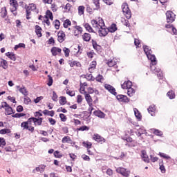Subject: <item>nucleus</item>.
Here are the masks:
<instances>
[{"instance_id":"nucleus-52","label":"nucleus","mask_w":177,"mask_h":177,"mask_svg":"<svg viewBox=\"0 0 177 177\" xmlns=\"http://www.w3.org/2000/svg\"><path fill=\"white\" fill-rule=\"evenodd\" d=\"M12 117L13 118H21V117H26V113H15L14 115H12Z\"/></svg>"},{"instance_id":"nucleus-7","label":"nucleus","mask_w":177,"mask_h":177,"mask_svg":"<svg viewBox=\"0 0 177 177\" xmlns=\"http://www.w3.org/2000/svg\"><path fill=\"white\" fill-rule=\"evenodd\" d=\"M1 107L5 109L6 114L7 115H10L12 114H15V111H13V109L8 103L3 102L1 103Z\"/></svg>"},{"instance_id":"nucleus-46","label":"nucleus","mask_w":177,"mask_h":177,"mask_svg":"<svg viewBox=\"0 0 177 177\" xmlns=\"http://www.w3.org/2000/svg\"><path fill=\"white\" fill-rule=\"evenodd\" d=\"M71 142H72V140L70 136H65L62 140V143H70Z\"/></svg>"},{"instance_id":"nucleus-3","label":"nucleus","mask_w":177,"mask_h":177,"mask_svg":"<svg viewBox=\"0 0 177 177\" xmlns=\"http://www.w3.org/2000/svg\"><path fill=\"white\" fill-rule=\"evenodd\" d=\"M91 25L95 32H97L104 26V21L100 18L98 21L91 20Z\"/></svg>"},{"instance_id":"nucleus-32","label":"nucleus","mask_w":177,"mask_h":177,"mask_svg":"<svg viewBox=\"0 0 177 177\" xmlns=\"http://www.w3.org/2000/svg\"><path fill=\"white\" fill-rule=\"evenodd\" d=\"M117 31V25L115 24H112L110 27L108 28V32H115Z\"/></svg>"},{"instance_id":"nucleus-29","label":"nucleus","mask_w":177,"mask_h":177,"mask_svg":"<svg viewBox=\"0 0 177 177\" xmlns=\"http://www.w3.org/2000/svg\"><path fill=\"white\" fill-rule=\"evenodd\" d=\"M92 45L94 49L97 50V52H100V50H102V46L98 45L96 41L92 40Z\"/></svg>"},{"instance_id":"nucleus-16","label":"nucleus","mask_w":177,"mask_h":177,"mask_svg":"<svg viewBox=\"0 0 177 177\" xmlns=\"http://www.w3.org/2000/svg\"><path fill=\"white\" fill-rule=\"evenodd\" d=\"M121 88L122 89H129V88H132V82L130 80L125 81L121 84Z\"/></svg>"},{"instance_id":"nucleus-17","label":"nucleus","mask_w":177,"mask_h":177,"mask_svg":"<svg viewBox=\"0 0 177 177\" xmlns=\"http://www.w3.org/2000/svg\"><path fill=\"white\" fill-rule=\"evenodd\" d=\"M17 89H19L20 93H22L24 96L28 95V91H27V88H26V86H22V87L20 88V86H16Z\"/></svg>"},{"instance_id":"nucleus-13","label":"nucleus","mask_w":177,"mask_h":177,"mask_svg":"<svg viewBox=\"0 0 177 177\" xmlns=\"http://www.w3.org/2000/svg\"><path fill=\"white\" fill-rule=\"evenodd\" d=\"M50 52L53 55V56H59V55H62V48L56 46H53Z\"/></svg>"},{"instance_id":"nucleus-33","label":"nucleus","mask_w":177,"mask_h":177,"mask_svg":"<svg viewBox=\"0 0 177 177\" xmlns=\"http://www.w3.org/2000/svg\"><path fill=\"white\" fill-rule=\"evenodd\" d=\"M148 113L151 114V115H154L155 111H156V106L154 105H151L148 109H147Z\"/></svg>"},{"instance_id":"nucleus-25","label":"nucleus","mask_w":177,"mask_h":177,"mask_svg":"<svg viewBox=\"0 0 177 177\" xmlns=\"http://www.w3.org/2000/svg\"><path fill=\"white\" fill-rule=\"evenodd\" d=\"M35 32L37 35L38 38H41L42 37V28L41 26L36 25L35 26Z\"/></svg>"},{"instance_id":"nucleus-34","label":"nucleus","mask_w":177,"mask_h":177,"mask_svg":"<svg viewBox=\"0 0 177 177\" xmlns=\"http://www.w3.org/2000/svg\"><path fill=\"white\" fill-rule=\"evenodd\" d=\"M71 8H73V6L71 3H66V6H64V13H68V12L71 10Z\"/></svg>"},{"instance_id":"nucleus-58","label":"nucleus","mask_w":177,"mask_h":177,"mask_svg":"<svg viewBox=\"0 0 177 177\" xmlns=\"http://www.w3.org/2000/svg\"><path fill=\"white\" fill-rule=\"evenodd\" d=\"M89 127L87 126H82L80 128L77 129V131H81L82 132H83L84 131H89Z\"/></svg>"},{"instance_id":"nucleus-14","label":"nucleus","mask_w":177,"mask_h":177,"mask_svg":"<svg viewBox=\"0 0 177 177\" xmlns=\"http://www.w3.org/2000/svg\"><path fill=\"white\" fill-rule=\"evenodd\" d=\"M104 88L106 89V91H109L110 93L116 96L117 92L115 91V88H114L113 86L109 84H105Z\"/></svg>"},{"instance_id":"nucleus-22","label":"nucleus","mask_w":177,"mask_h":177,"mask_svg":"<svg viewBox=\"0 0 177 177\" xmlns=\"http://www.w3.org/2000/svg\"><path fill=\"white\" fill-rule=\"evenodd\" d=\"M68 64H69L70 67H74V66H76V67H82L81 62H80L78 61L69 60L68 62Z\"/></svg>"},{"instance_id":"nucleus-2","label":"nucleus","mask_w":177,"mask_h":177,"mask_svg":"<svg viewBox=\"0 0 177 177\" xmlns=\"http://www.w3.org/2000/svg\"><path fill=\"white\" fill-rule=\"evenodd\" d=\"M25 9L27 20H30V19H31V12H36L37 14L39 12V10L37 8V5L34 3H30L28 6L26 5Z\"/></svg>"},{"instance_id":"nucleus-10","label":"nucleus","mask_w":177,"mask_h":177,"mask_svg":"<svg viewBox=\"0 0 177 177\" xmlns=\"http://www.w3.org/2000/svg\"><path fill=\"white\" fill-rule=\"evenodd\" d=\"M97 32L100 37H106V35L109 34V28L106 27V25H104L98 30Z\"/></svg>"},{"instance_id":"nucleus-36","label":"nucleus","mask_w":177,"mask_h":177,"mask_svg":"<svg viewBox=\"0 0 177 177\" xmlns=\"http://www.w3.org/2000/svg\"><path fill=\"white\" fill-rule=\"evenodd\" d=\"M43 114L44 115H50V117H54L55 116V111H48V109H45L43 111Z\"/></svg>"},{"instance_id":"nucleus-59","label":"nucleus","mask_w":177,"mask_h":177,"mask_svg":"<svg viewBox=\"0 0 177 177\" xmlns=\"http://www.w3.org/2000/svg\"><path fill=\"white\" fill-rule=\"evenodd\" d=\"M54 157H55V158H62V157H63V154H62L59 151H55L54 152Z\"/></svg>"},{"instance_id":"nucleus-4","label":"nucleus","mask_w":177,"mask_h":177,"mask_svg":"<svg viewBox=\"0 0 177 177\" xmlns=\"http://www.w3.org/2000/svg\"><path fill=\"white\" fill-rule=\"evenodd\" d=\"M73 24L74 26L72 28V33L75 37H80V34L84 32V28L81 26L77 25V21H73Z\"/></svg>"},{"instance_id":"nucleus-38","label":"nucleus","mask_w":177,"mask_h":177,"mask_svg":"<svg viewBox=\"0 0 177 177\" xmlns=\"http://www.w3.org/2000/svg\"><path fill=\"white\" fill-rule=\"evenodd\" d=\"M135 92H136V91L132 87H130L129 88H127V95L130 97H132V96H133V95H135Z\"/></svg>"},{"instance_id":"nucleus-53","label":"nucleus","mask_w":177,"mask_h":177,"mask_svg":"<svg viewBox=\"0 0 177 177\" xmlns=\"http://www.w3.org/2000/svg\"><path fill=\"white\" fill-rule=\"evenodd\" d=\"M160 157H162V158H165V160H171V156L162 153L160 152L159 154Z\"/></svg>"},{"instance_id":"nucleus-11","label":"nucleus","mask_w":177,"mask_h":177,"mask_svg":"<svg viewBox=\"0 0 177 177\" xmlns=\"http://www.w3.org/2000/svg\"><path fill=\"white\" fill-rule=\"evenodd\" d=\"M93 140H95V142H97V143H106V139L100 136L99 134H94L93 136Z\"/></svg>"},{"instance_id":"nucleus-55","label":"nucleus","mask_w":177,"mask_h":177,"mask_svg":"<svg viewBox=\"0 0 177 177\" xmlns=\"http://www.w3.org/2000/svg\"><path fill=\"white\" fill-rule=\"evenodd\" d=\"M167 96L169 97V99H174L175 93L174 92V91L171 90L167 92Z\"/></svg>"},{"instance_id":"nucleus-56","label":"nucleus","mask_w":177,"mask_h":177,"mask_svg":"<svg viewBox=\"0 0 177 177\" xmlns=\"http://www.w3.org/2000/svg\"><path fill=\"white\" fill-rule=\"evenodd\" d=\"M95 80L97 82H102V81H104V77H103V75L99 74L96 77Z\"/></svg>"},{"instance_id":"nucleus-62","label":"nucleus","mask_w":177,"mask_h":177,"mask_svg":"<svg viewBox=\"0 0 177 177\" xmlns=\"http://www.w3.org/2000/svg\"><path fill=\"white\" fill-rule=\"evenodd\" d=\"M153 71L154 73H158L157 74L158 77H160V78H162V72H161V70L157 69V68H155Z\"/></svg>"},{"instance_id":"nucleus-21","label":"nucleus","mask_w":177,"mask_h":177,"mask_svg":"<svg viewBox=\"0 0 177 177\" xmlns=\"http://www.w3.org/2000/svg\"><path fill=\"white\" fill-rule=\"evenodd\" d=\"M83 26L84 27L86 31H88V32H95V29H93V28H92V26L89 24L84 23L83 24Z\"/></svg>"},{"instance_id":"nucleus-26","label":"nucleus","mask_w":177,"mask_h":177,"mask_svg":"<svg viewBox=\"0 0 177 177\" xmlns=\"http://www.w3.org/2000/svg\"><path fill=\"white\" fill-rule=\"evenodd\" d=\"M147 57L149 60H151L153 66H156V64H157V60H156V56L154 55H151V54H148L147 55Z\"/></svg>"},{"instance_id":"nucleus-61","label":"nucleus","mask_w":177,"mask_h":177,"mask_svg":"<svg viewBox=\"0 0 177 177\" xmlns=\"http://www.w3.org/2000/svg\"><path fill=\"white\" fill-rule=\"evenodd\" d=\"M88 111L89 112L88 114L89 115H91L92 114V111H93L95 109L93 108V104H88Z\"/></svg>"},{"instance_id":"nucleus-45","label":"nucleus","mask_w":177,"mask_h":177,"mask_svg":"<svg viewBox=\"0 0 177 177\" xmlns=\"http://www.w3.org/2000/svg\"><path fill=\"white\" fill-rule=\"evenodd\" d=\"M87 91H88V95H89V93H90V94L95 93L96 95H99V91H97V90H94L93 88H92V87H88V88H87Z\"/></svg>"},{"instance_id":"nucleus-19","label":"nucleus","mask_w":177,"mask_h":177,"mask_svg":"<svg viewBox=\"0 0 177 177\" xmlns=\"http://www.w3.org/2000/svg\"><path fill=\"white\" fill-rule=\"evenodd\" d=\"M64 28H68L69 31H71V21L69 19H66L63 21Z\"/></svg>"},{"instance_id":"nucleus-40","label":"nucleus","mask_w":177,"mask_h":177,"mask_svg":"<svg viewBox=\"0 0 177 177\" xmlns=\"http://www.w3.org/2000/svg\"><path fill=\"white\" fill-rule=\"evenodd\" d=\"M78 14L80 16H82L85 12V6H80L77 8Z\"/></svg>"},{"instance_id":"nucleus-15","label":"nucleus","mask_w":177,"mask_h":177,"mask_svg":"<svg viewBox=\"0 0 177 177\" xmlns=\"http://www.w3.org/2000/svg\"><path fill=\"white\" fill-rule=\"evenodd\" d=\"M116 98L120 102H122V103H129V98L127 95H118L116 96Z\"/></svg>"},{"instance_id":"nucleus-39","label":"nucleus","mask_w":177,"mask_h":177,"mask_svg":"<svg viewBox=\"0 0 177 177\" xmlns=\"http://www.w3.org/2000/svg\"><path fill=\"white\" fill-rule=\"evenodd\" d=\"M82 146H84V147H86V149H91L92 148V142H89V141H84L82 142Z\"/></svg>"},{"instance_id":"nucleus-42","label":"nucleus","mask_w":177,"mask_h":177,"mask_svg":"<svg viewBox=\"0 0 177 177\" xmlns=\"http://www.w3.org/2000/svg\"><path fill=\"white\" fill-rule=\"evenodd\" d=\"M143 49H144V52L147 55H150L151 53H153V51H151V49H150L147 46H144Z\"/></svg>"},{"instance_id":"nucleus-1","label":"nucleus","mask_w":177,"mask_h":177,"mask_svg":"<svg viewBox=\"0 0 177 177\" xmlns=\"http://www.w3.org/2000/svg\"><path fill=\"white\" fill-rule=\"evenodd\" d=\"M41 111H42L39 110V111L35 113V117L37 118L32 117L28 118L27 121L21 122V128L23 131H28L32 133L34 131H35V128L32 126V122L34 123L35 127H37V125L39 127L42 125L44 118H40L42 117Z\"/></svg>"},{"instance_id":"nucleus-18","label":"nucleus","mask_w":177,"mask_h":177,"mask_svg":"<svg viewBox=\"0 0 177 177\" xmlns=\"http://www.w3.org/2000/svg\"><path fill=\"white\" fill-rule=\"evenodd\" d=\"M0 67H2L4 70H6L8 67H9V64L8 61L4 59L3 58H0Z\"/></svg>"},{"instance_id":"nucleus-44","label":"nucleus","mask_w":177,"mask_h":177,"mask_svg":"<svg viewBox=\"0 0 177 177\" xmlns=\"http://www.w3.org/2000/svg\"><path fill=\"white\" fill-rule=\"evenodd\" d=\"M95 10H97L96 8H92L91 6L86 5V12L87 13H89L90 15H92Z\"/></svg>"},{"instance_id":"nucleus-49","label":"nucleus","mask_w":177,"mask_h":177,"mask_svg":"<svg viewBox=\"0 0 177 177\" xmlns=\"http://www.w3.org/2000/svg\"><path fill=\"white\" fill-rule=\"evenodd\" d=\"M151 131H153L154 135H156L157 136H162V131L156 129H152Z\"/></svg>"},{"instance_id":"nucleus-30","label":"nucleus","mask_w":177,"mask_h":177,"mask_svg":"<svg viewBox=\"0 0 177 177\" xmlns=\"http://www.w3.org/2000/svg\"><path fill=\"white\" fill-rule=\"evenodd\" d=\"M0 15L1 17L3 19H5V17L8 16V10L6 9V7L1 8Z\"/></svg>"},{"instance_id":"nucleus-20","label":"nucleus","mask_w":177,"mask_h":177,"mask_svg":"<svg viewBox=\"0 0 177 177\" xmlns=\"http://www.w3.org/2000/svg\"><path fill=\"white\" fill-rule=\"evenodd\" d=\"M141 158L145 161V162H150V159H149V156H147L146 151H141Z\"/></svg>"},{"instance_id":"nucleus-35","label":"nucleus","mask_w":177,"mask_h":177,"mask_svg":"<svg viewBox=\"0 0 177 177\" xmlns=\"http://www.w3.org/2000/svg\"><path fill=\"white\" fill-rule=\"evenodd\" d=\"M133 111L136 118L140 121V120H142V114H140V112H139V110H138V109L136 108H134Z\"/></svg>"},{"instance_id":"nucleus-37","label":"nucleus","mask_w":177,"mask_h":177,"mask_svg":"<svg viewBox=\"0 0 177 177\" xmlns=\"http://www.w3.org/2000/svg\"><path fill=\"white\" fill-rule=\"evenodd\" d=\"M126 140L128 142V143H131L129 144V146H131L132 147H135V146H136V142H135L132 138L128 137L126 138Z\"/></svg>"},{"instance_id":"nucleus-43","label":"nucleus","mask_w":177,"mask_h":177,"mask_svg":"<svg viewBox=\"0 0 177 177\" xmlns=\"http://www.w3.org/2000/svg\"><path fill=\"white\" fill-rule=\"evenodd\" d=\"M10 129H3L0 130V135H6V133H11Z\"/></svg>"},{"instance_id":"nucleus-31","label":"nucleus","mask_w":177,"mask_h":177,"mask_svg":"<svg viewBox=\"0 0 177 177\" xmlns=\"http://www.w3.org/2000/svg\"><path fill=\"white\" fill-rule=\"evenodd\" d=\"M6 56L12 60L13 62H16V54L10 52H8L6 53Z\"/></svg>"},{"instance_id":"nucleus-9","label":"nucleus","mask_w":177,"mask_h":177,"mask_svg":"<svg viewBox=\"0 0 177 177\" xmlns=\"http://www.w3.org/2000/svg\"><path fill=\"white\" fill-rule=\"evenodd\" d=\"M57 41L59 44H62L66 41V33L63 30H59L57 32Z\"/></svg>"},{"instance_id":"nucleus-57","label":"nucleus","mask_w":177,"mask_h":177,"mask_svg":"<svg viewBox=\"0 0 177 177\" xmlns=\"http://www.w3.org/2000/svg\"><path fill=\"white\" fill-rule=\"evenodd\" d=\"M80 93H82V95H86V93H88L86 91H85V86H82V84H80Z\"/></svg>"},{"instance_id":"nucleus-6","label":"nucleus","mask_w":177,"mask_h":177,"mask_svg":"<svg viewBox=\"0 0 177 177\" xmlns=\"http://www.w3.org/2000/svg\"><path fill=\"white\" fill-rule=\"evenodd\" d=\"M176 19V15L174 12L169 10L166 12L167 23H174Z\"/></svg>"},{"instance_id":"nucleus-50","label":"nucleus","mask_w":177,"mask_h":177,"mask_svg":"<svg viewBox=\"0 0 177 177\" xmlns=\"http://www.w3.org/2000/svg\"><path fill=\"white\" fill-rule=\"evenodd\" d=\"M63 52L64 53L65 57H68L70 56V50L68 48L64 47L63 48Z\"/></svg>"},{"instance_id":"nucleus-8","label":"nucleus","mask_w":177,"mask_h":177,"mask_svg":"<svg viewBox=\"0 0 177 177\" xmlns=\"http://www.w3.org/2000/svg\"><path fill=\"white\" fill-rule=\"evenodd\" d=\"M116 172L124 177L129 176V174H131L130 171L127 170V169H125L124 167H118L116 169Z\"/></svg>"},{"instance_id":"nucleus-28","label":"nucleus","mask_w":177,"mask_h":177,"mask_svg":"<svg viewBox=\"0 0 177 177\" xmlns=\"http://www.w3.org/2000/svg\"><path fill=\"white\" fill-rule=\"evenodd\" d=\"M94 115H95L96 117H99V118H104V117H106V114L104 113H103L102 111H95L93 112Z\"/></svg>"},{"instance_id":"nucleus-24","label":"nucleus","mask_w":177,"mask_h":177,"mask_svg":"<svg viewBox=\"0 0 177 177\" xmlns=\"http://www.w3.org/2000/svg\"><path fill=\"white\" fill-rule=\"evenodd\" d=\"M82 38L85 42H89V41H91L92 38V36L91 35V34L86 32L82 35Z\"/></svg>"},{"instance_id":"nucleus-64","label":"nucleus","mask_w":177,"mask_h":177,"mask_svg":"<svg viewBox=\"0 0 177 177\" xmlns=\"http://www.w3.org/2000/svg\"><path fill=\"white\" fill-rule=\"evenodd\" d=\"M51 10L53 12H57V5L56 3H51Z\"/></svg>"},{"instance_id":"nucleus-5","label":"nucleus","mask_w":177,"mask_h":177,"mask_svg":"<svg viewBox=\"0 0 177 177\" xmlns=\"http://www.w3.org/2000/svg\"><path fill=\"white\" fill-rule=\"evenodd\" d=\"M122 9L124 15L125 16L126 18L129 19H131V17H132V12H131V10L129 9V7L128 6V3H124L122 5Z\"/></svg>"},{"instance_id":"nucleus-27","label":"nucleus","mask_w":177,"mask_h":177,"mask_svg":"<svg viewBox=\"0 0 177 177\" xmlns=\"http://www.w3.org/2000/svg\"><path fill=\"white\" fill-rule=\"evenodd\" d=\"M96 61H93L91 62V64H90V66L88 68V72L92 74V73H93V71H95V70L96 69Z\"/></svg>"},{"instance_id":"nucleus-63","label":"nucleus","mask_w":177,"mask_h":177,"mask_svg":"<svg viewBox=\"0 0 177 177\" xmlns=\"http://www.w3.org/2000/svg\"><path fill=\"white\" fill-rule=\"evenodd\" d=\"M83 100H84V97H82V95H78L77 96V103H78V104H81Z\"/></svg>"},{"instance_id":"nucleus-60","label":"nucleus","mask_w":177,"mask_h":177,"mask_svg":"<svg viewBox=\"0 0 177 177\" xmlns=\"http://www.w3.org/2000/svg\"><path fill=\"white\" fill-rule=\"evenodd\" d=\"M54 26H55V28H56V30H59L60 28V21H59L58 19H56L54 21Z\"/></svg>"},{"instance_id":"nucleus-48","label":"nucleus","mask_w":177,"mask_h":177,"mask_svg":"<svg viewBox=\"0 0 177 177\" xmlns=\"http://www.w3.org/2000/svg\"><path fill=\"white\" fill-rule=\"evenodd\" d=\"M106 64L109 66V67H114V66H116L117 62L114 59H111L108 61Z\"/></svg>"},{"instance_id":"nucleus-12","label":"nucleus","mask_w":177,"mask_h":177,"mask_svg":"<svg viewBox=\"0 0 177 177\" xmlns=\"http://www.w3.org/2000/svg\"><path fill=\"white\" fill-rule=\"evenodd\" d=\"M10 5L12 6L10 8L11 12H16L17 10V8H19L17 0H10Z\"/></svg>"},{"instance_id":"nucleus-23","label":"nucleus","mask_w":177,"mask_h":177,"mask_svg":"<svg viewBox=\"0 0 177 177\" xmlns=\"http://www.w3.org/2000/svg\"><path fill=\"white\" fill-rule=\"evenodd\" d=\"M84 97L87 104H93V100L89 93H86V94H84Z\"/></svg>"},{"instance_id":"nucleus-47","label":"nucleus","mask_w":177,"mask_h":177,"mask_svg":"<svg viewBox=\"0 0 177 177\" xmlns=\"http://www.w3.org/2000/svg\"><path fill=\"white\" fill-rule=\"evenodd\" d=\"M93 3L95 6V10H99L100 9V2L99 0H92Z\"/></svg>"},{"instance_id":"nucleus-51","label":"nucleus","mask_w":177,"mask_h":177,"mask_svg":"<svg viewBox=\"0 0 177 177\" xmlns=\"http://www.w3.org/2000/svg\"><path fill=\"white\" fill-rule=\"evenodd\" d=\"M46 16H47V17L50 19V20H53V14L50 10H48L46 12Z\"/></svg>"},{"instance_id":"nucleus-41","label":"nucleus","mask_w":177,"mask_h":177,"mask_svg":"<svg viewBox=\"0 0 177 177\" xmlns=\"http://www.w3.org/2000/svg\"><path fill=\"white\" fill-rule=\"evenodd\" d=\"M59 104H61V106H64V104H66L67 103V98H66V97L64 96H61L59 97Z\"/></svg>"},{"instance_id":"nucleus-54","label":"nucleus","mask_w":177,"mask_h":177,"mask_svg":"<svg viewBox=\"0 0 177 177\" xmlns=\"http://www.w3.org/2000/svg\"><path fill=\"white\" fill-rule=\"evenodd\" d=\"M48 79L47 85L48 86H52V85L53 84V78L50 75H48Z\"/></svg>"}]
</instances>
